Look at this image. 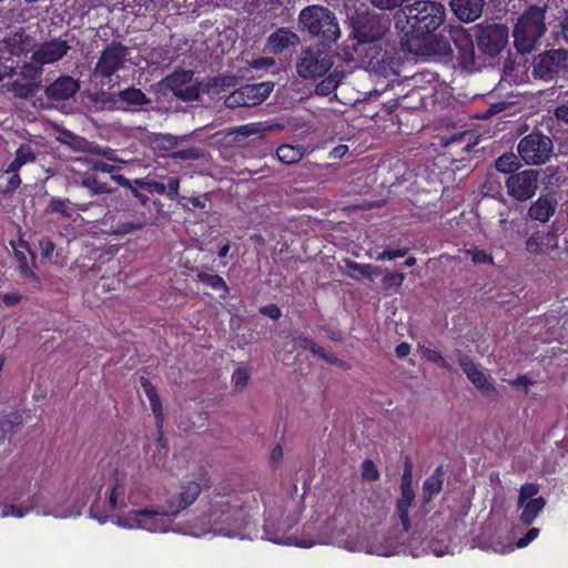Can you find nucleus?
Listing matches in <instances>:
<instances>
[{
  "label": "nucleus",
  "mask_w": 568,
  "mask_h": 568,
  "mask_svg": "<svg viewBox=\"0 0 568 568\" xmlns=\"http://www.w3.org/2000/svg\"><path fill=\"white\" fill-rule=\"evenodd\" d=\"M202 491L201 484L194 480L181 483L179 491L163 505L154 508L132 510L118 518V524L125 528H141L151 532H163L169 529V518H175L181 511L192 506Z\"/></svg>",
  "instance_id": "1"
},
{
  "label": "nucleus",
  "mask_w": 568,
  "mask_h": 568,
  "mask_svg": "<svg viewBox=\"0 0 568 568\" xmlns=\"http://www.w3.org/2000/svg\"><path fill=\"white\" fill-rule=\"evenodd\" d=\"M445 18V7L430 0L415 1L402 7L395 14L396 27L415 39H425L444 23Z\"/></svg>",
  "instance_id": "2"
},
{
  "label": "nucleus",
  "mask_w": 568,
  "mask_h": 568,
  "mask_svg": "<svg viewBox=\"0 0 568 568\" xmlns=\"http://www.w3.org/2000/svg\"><path fill=\"white\" fill-rule=\"evenodd\" d=\"M244 501L236 494L213 491L207 523L212 532L224 537H241L245 523Z\"/></svg>",
  "instance_id": "3"
},
{
  "label": "nucleus",
  "mask_w": 568,
  "mask_h": 568,
  "mask_svg": "<svg viewBox=\"0 0 568 568\" xmlns=\"http://www.w3.org/2000/svg\"><path fill=\"white\" fill-rule=\"evenodd\" d=\"M297 28L300 32L316 39L322 47H331L342 37L335 12L321 4H311L301 10Z\"/></svg>",
  "instance_id": "4"
},
{
  "label": "nucleus",
  "mask_w": 568,
  "mask_h": 568,
  "mask_svg": "<svg viewBox=\"0 0 568 568\" xmlns=\"http://www.w3.org/2000/svg\"><path fill=\"white\" fill-rule=\"evenodd\" d=\"M351 28L349 38L354 44L385 42L390 34L392 20L388 14L369 10L355 11L347 18Z\"/></svg>",
  "instance_id": "5"
},
{
  "label": "nucleus",
  "mask_w": 568,
  "mask_h": 568,
  "mask_svg": "<svg viewBox=\"0 0 568 568\" xmlns=\"http://www.w3.org/2000/svg\"><path fill=\"white\" fill-rule=\"evenodd\" d=\"M546 4L542 7L530 6L518 18L513 31L514 43L518 52H531L541 37L546 33Z\"/></svg>",
  "instance_id": "6"
},
{
  "label": "nucleus",
  "mask_w": 568,
  "mask_h": 568,
  "mask_svg": "<svg viewBox=\"0 0 568 568\" xmlns=\"http://www.w3.org/2000/svg\"><path fill=\"white\" fill-rule=\"evenodd\" d=\"M361 65L369 72L383 75H397L399 62L388 45V39L381 43L353 44Z\"/></svg>",
  "instance_id": "7"
},
{
  "label": "nucleus",
  "mask_w": 568,
  "mask_h": 568,
  "mask_svg": "<svg viewBox=\"0 0 568 568\" xmlns=\"http://www.w3.org/2000/svg\"><path fill=\"white\" fill-rule=\"evenodd\" d=\"M160 91H170L184 102L197 101L201 97V82L192 70L179 69L168 74L159 83Z\"/></svg>",
  "instance_id": "8"
},
{
  "label": "nucleus",
  "mask_w": 568,
  "mask_h": 568,
  "mask_svg": "<svg viewBox=\"0 0 568 568\" xmlns=\"http://www.w3.org/2000/svg\"><path fill=\"white\" fill-rule=\"evenodd\" d=\"M532 75L542 81H552L568 73V50L550 49L534 57Z\"/></svg>",
  "instance_id": "9"
},
{
  "label": "nucleus",
  "mask_w": 568,
  "mask_h": 568,
  "mask_svg": "<svg viewBox=\"0 0 568 568\" xmlns=\"http://www.w3.org/2000/svg\"><path fill=\"white\" fill-rule=\"evenodd\" d=\"M517 152L527 165H541L552 156L554 142L541 132H531L519 141Z\"/></svg>",
  "instance_id": "10"
},
{
  "label": "nucleus",
  "mask_w": 568,
  "mask_h": 568,
  "mask_svg": "<svg viewBox=\"0 0 568 568\" xmlns=\"http://www.w3.org/2000/svg\"><path fill=\"white\" fill-rule=\"evenodd\" d=\"M474 31L478 50L490 58L498 55L508 43L509 30L503 23H479Z\"/></svg>",
  "instance_id": "11"
},
{
  "label": "nucleus",
  "mask_w": 568,
  "mask_h": 568,
  "mask_svg": "<svg viewBox=\"0 0 568 568\" xmlns=\"http://www.w3.org/2000/svg\"><path fill=\"white\" fill-rule=\"evenodd\" d=\"M333 57L320 45L302 49L296 59V72L303 79L323 77L333 67Z\"/></svg>",
  "instance_id": "12"
},
{
  "label": "nucleus",
  "mask_w": 568,
  "mask_h": 568,
  "mask_svg": "<svg viewBox=\"0 0 568 568\" xmlns=\"http://www.w3.org/2000/svg\"><path fill=\"white\" fill-rule=\"evenodd\" d=\"M458 364L471 384L486 396L494 400L500 398L498 389L490 383L474 359L460 349H455Z\"/></svg>",
  "instance_id": "13"
},
{
  "label": "nucleus",
  "mask_w": 568,
  "mask_h": 568,
  "mask_svg": "<svg viewBox=\"0 0 568 568\" xmlns=\"http://www.w3.org/2000/svg\"><path fill=\"white\" fill-rule=\"evenodd\" d=\"M443 31L448 33V39L457 50L459 65L463 69H473L476 55L471 34L462 26H448Z\"/></svg>",
  "instance_id": "14"
},
{
  "label": "nucleus",
  "mask_w": 568,
  "mask_h": 568,
  "mask_svg": "<svg viewBox=\"0 0 568 568\" xmlns=\"http://www.w3.org/2000/svg\"><path fill=\"white\" fill-rule=\"evenodd\" d=\"M539 172L537 170H525L511 174L506 181L508 194L518 201L531 199L538 187Z\"/></svg>",
  "instance_id": "15"
},
{
  "label": "nucleus",
  "mask_w": 568,
  "mask_h": 568,
  "mask_svg": "<svg viewBox=\"0 0 568 568\" xmlns=\"http://www.w3.org/2000/svg\"><path fill=\"white\" fill-rule=\"evenodd\" d=\"M126 54L128 49L119 42L106 45L94 67V74L101 78H111L122 68Z\"/></svg>",
  "instance_id": "16"
},
{
  "label": "nucleus",
  "mask_w": 568,
  "mask_h": 568,
  "mask_svg": "<svg viewBox=\"0 0 568 568\" xmlns=\"http://www.w3.org/2000/svg\"><path fill=\"white\" fill-rule=\"evenodd\" d=\"M36 39L23 29L7 34L0 41V52H8L10 55L20 57L34 50Z\"/></svg>",
  "instance_id": "17"
},
{
  "label": "nucleus",
  "mask_w": 568,
  "mask_h": 568,
  "mask_svg": "<svg viewBox=\"0 0 568 568\" xmlns=\"http://www.w3.org/2000/svg\"><path fill=\"white\" fill-rule=\"evenodd\" d=\"M80 90V81L70 75H60L45 87L44 95L52 102L72 99Z\"/></svg>",
  "instance_id": "18"
},
{
  "label": "nucleus",
  "mask_w": 568,
  "mask_h": 568,
  "mask_svg": "<svg viewBox=\"0 0 568 568\" xmlns=\"http://www.w3.org/2000/svg\"><path fill=\"white\" fill-rule=\"evenodd\" d=\"M71 49L68 39L54 38L34 48V59L40 63L50 64L60 61Z\"/></svg>",
  "instance_id": "19"
},
{
  "label": "nucleus",
  "mask_w": 568,
  "mask_h": 568,
  "mask_svg": "<svg viewBox=\"0 0 568 568\" xmlns=\"http://www.w3.org/2000/svg\"><path fill=\"white\" fill-rule=\"evenodd\" d=\"M301 44L300 36L288 28H280L267 38V48L274 54Z\"/></svg>",
  "instance_id": "20"
},
{
  "label": "nucleus",
  "mask_w": 568,
  "mask_h": 568,
  "mask_svg": "<svg viewBox=\"0 0 568 568\" xmlns=\"http://www.w3.org/2000/svg\"><path fill=\"white\" fill-rule=\"evenodd\" d=\"M485 0H452L450 8L454 14L463 22H474L480 18Z\"/></svg>",
  "instance_id": "21"
},
{
  "label": "nucleus",
  "mask_w": 568,
  "mask_h": 568,
  "mask_svg": "<svg viewBox=\"0 0 568 568\" xmlns=\"http://www.w3.org/2000/svg\"><path fill=\"white\" fill-rule=\"evenodd\" d=\"M274 90V82L266 81L255 84H247L240 88L245 106L252 108L265 101Z\"/></svg>",
  "instance_id": "22"
},
{
  "label": "nucleus",
  "mask_w": 568,
  "mask_h": 568,
  "mask_svg": "<svg viewBox=\"0 0 568 568\" xmlns=\"http://www.w3.org/2000/svg\"><path fill=\"white\" fill-rule=\"evenodd\" d=\"M400 488V497L396 501V514L400 520L404 531H409L412 523L409 519V508L415 501V491L413 486H404Z\"/></svg>",
  "instance_id": "23"
},
{
  "label": "nucleus",
  "mask_w": 568,
  "mask_h": 568,
  "mask_svg": "<svg viewBox=\"0 0 568 568\" xmlns=\"http://www.w3.org/2000/svg\"><path fill=\"white\" fill-rule=\"evenodd\" d=\"M444 484V469L443 466L439 465L435 468L433 474L427 477L423 483V495H422V506L425 507L429 504L433 498L438 495L443 489Z\"/></svg>",
  "instance_id": "24"
},
{
  "label": "nucleus",
  "mask_w": 568,
  "mask_h": 568,
  "mask_svg": "<svg viewBox=\"0 0 568 568\" xmlns=\"http://www.w3.org/2000/svg\"><path fill=\"white\" fill-rule=\"evenodd\" d=\"M125 487L126 475L120 471L119 469H115L113 476V484L110 488V494L108 497V505L111 508V510L125 507Z\"/></svg>",
  "instance_id": "25"
},
{
  "label": "nucleus",
  "mask_w": 568,
  "mask_h": 568,
  "mask_svg": "<svg viewBox=\"0 0 568 568\" xmlns=\"http://www.w3.org/2000/svg\"><path fill=\"white\" fill-rule=\"evenodd\" d=\"M125 487L126 475L120 471L119 469H115L113 476V484L110 488V494L108 497V505L111 508V510L125 507Z\"/></svg>",
  "instance_id": "26"
},
{
  "label": "nucleus",
  "mask_w": 568,
  "mask_h": 568,
  "mask_svg": "<svg viewBox=\"0 0 568 568\" xmlns=\"http://www.w3.org/2000/svg\"><path fill=\"white\" fill-rule=\"evenodd\" d=\"M557 209V201L550 196H540L535 201L529 210L528 215L539 222H547Z\"/></svg>",
  "instance_id": "27"
},
{
  "label": "nucleus",
  "mask_w": 568,
  "mask_h": 568,
  "mask_svg": "<svg viewBox=\"0 0 568 568\" xmlns=\"http://www.w3.org/2000/svg\"><path fill=\"white\" fill-rule=\"evenodd\" d=\"M547 501L542 496H538L532 500H525L523 504L517 503L518 509H521L520 523L525 526L531 525L544 510Z\"/></svg>",
  "instance_id": "28"
},
{
  "label": "nucleus",
  "mask_w": 568,
  "mask_h": 568,
  "mask_svg": "<svg viewBox=\"0 0 568 568\" xmlns=\"http://www.w3.org/2000/svg\"><path fill=\"white\" fill-rule=\"evenodd\" d=\"M449 41L450 40L448 38L445 39L443 34L434 36L424 42L423 47L419 49V53L422 55H449L453 52Z\"/></svg>",
  "instance_id": "29"
},
{
  "label": "nucleus",
  "mask_w": 568,
  "mask_h": 568,
  "mask_svg": "<svg viewBox=\"0 0 568 568\" xmlns=\"http://www.w3.org/2000/svg\"><path fill=\"white\" fill-rule=\"evenodd\" d=\"M346 77L347 74L344 70L336 68L332 73L316 84L315 93L321 97L329 95L338 88L339 84L343 83V80Z\"/></svg>",
  "instance_id": "30"
},
{
  "label": "nucleus",
  "mask_w": 568,
  "mask_h": 568,
  "mask_svg": "<svg viewBox=\"0 0 568 568\" xmlns=\"http://www.w3.org/2000/svg\"><path fill=\"white\" fill-rule=\"evenodd\" d=\"M305 154L302 145L283 144L276 150V156L280 162L292 165L300 162Z\"/></svg>",
  "instance_id": "31"
},
{
  "label": "nucleus",
  "mask_w": 568,
  "mask_h": 568,
  "mask_svg": "<svg viewBox=\"0 0 568 568\" xmlns=\"http://www.w3.org/2000/svg\"><path fill=\"white\" fill-rule=\"evenodd\" d=\"M118 100L133 106L150 104L151 99L148 98L140 89L129 88L118 93Z\"/></svg>",
  "instance_id": "32"
},
{
  "label": "nucleus",
  "mask_w": 568,
  "mask_h": 568,
  "mask_svg": "<svg viewBox=\"0 0 568 568\" xmlns=\"http://www.w3.org/2000/svg\"><path fill=\"white\" fill-rule=\"evenodd\" d=\"M43 73V63H40L34 59V53L30 58V61L24 62L20 67L19 74L22 79L28 81H38L40 80Z\"/></svg>",
  "instance_id": "33"
},
{
  "label": "nucleus",
  "mask_w": 568,
  "mask_h": 568,
  "mask_svg": "<svg viewBox=\"0 0 568 568\" xmlns=\"http://www.w3.org/2000/svg\"><path fill=\"white\" fill-rule=\"evenodd\" d=\"M33 507L34 504L30 498H28L27 505L3 504L0 505V517L6 518L12 516L16 518H22L28 515Z\"/></svg>",
  "instance_id": "34"
},
{
  "label": "nucleus",
  "mask_w": 568,
  "mask_h": 568,
  "mask_svg": "<svg viewBox=\"0 0 568 568\" xmlns=\"http://www.w3.org/2000/svg\"><path fill=\"white\" fill-rule=\"evenodd\" d=\"M347 272L354 280L369 278L374 280V275H379L381 271L372 265H362L355 262L347 263Z\"/></svg>",
  "instance_id": "35"
},
{
  "label": "nucleus",
  "mask_w": 568,
  "mask_h": 568,
  "mask_svg": "<svg viewBox=\"0 0 568 568\" xmlns=\"http://www.w3.org/2000/svg\"><path fill=\"white\" fill-rule=\"evenodd\" d=\"M418 351L422 357L427 362L437 364L440 368H444L448 372L453 371V365L448 363L438 351L432 349L425 345H419Z\"/></svg>",
  "instance_id": "36"
},
{
  "label": "nucleus",
  "mask_w": 568,
  "mask_h": 568,
  "mask_svg": "<svg viewBox=\"0 0 568 568\" xmlns=\"http://www.w3.org/2000/svg\"><path fill=\"white\" fill-rule=\"evenodd\" d=\"M81 185L88 189L92 195H101L113 192V190L108 187L105 183L100 182L95 175L90 173H85L83 175Z\"/></svg>",
  "instance_id": "37"
},
{
  "label": "nucleus",
  "mask_w": 568,
  "mask_h": 568,
  "mask_svg": "<svg viewBox=\"0 0 568 568\" xmlns=\"http://www.w3.org/2000/svg\"><path fill=\"white\" fill-rule=\"evenodd\" d=\"M40 87V82L22 83L20 81H13L8 91L12 92L16 98L28 99L30 98Z\"/></svg>",
  "instance_id": "38"
},
{
  "label": "nucleus",
  "mask_w": 568,
  "mask_h": 568,
  "mask_svg": "<svg viewBox=\"0 0 568 568\" xmlns=\"http://www.w3.org/2000/svg\"><path fill=\"white\" fill-rule=\"evenodd\" d=\"M112 286H85L83 291V301L90 307L99 306L102 300L99 297L100 294H105L111 291Z\"/></svg>",
  "instance_id": "39"
},
{
  "label": "nucleus",
  "mask_w": 568,
  "mask_h": 568,
  "mask_svg": "<svg viewBox=\"0 0 568 568\" xmlns=\"http://www.w3.org/2000/svg\"><path fill=\"white\" fill-rule=\"evenodd\" d=\"M495 166L499 172L510 173L518 170L520 163L515 153L507 152L496 160Z\"/></svg>",
  "instance_id": "40"
},
{
  "label": "nucleus",
  "mask_w": 568,
  "mask_h": 568,
  "mask_svg": "<svg viewBox=\"0 0 568 568\" xmlns=\"http://www.w3.org/2000/svg\"><path fill=\"white\" fill-rule=\"evenodd\" d=\"M239 80L240 78L233 74L214 77L211 80L210 89L215 93H220L225 88L236 87Z\"/></svg>",
  "instance_id": "41"
},
{
  "label": "nucleus",
  "mask_w": 568,
  "mask_h": 568,
  "mask_svg": "<svg viewBox=\"0 0 568 568\" xmlns=\"http://www.w3.org/2000/svg\"><path fill=\"white\" fill-rule=\"evenodd\" d=\"M251 378V369L246 366L237 367L232 374V383L236 390L242 392Z\"/></svg>",
  "instance_id": "42"
},
{
  "label": "nucleus",
  "mask_w": 568,
  "mask_h": 568,
  "mask_svg": "<svg viewBox=\"0 0 568 568\" xmlns=\"http://www.w3.org/2000/svg\"><path fill=\"white\" fill-rule=\"evenodd\" d=\"M465 255L470 258L474 264H493V255L485 250L477 247L468 248L465 251Z\"/></svg>",
  "instance_id": "43"
},
{
  "label": "nucleus",
  "mask_w": 568,
  "mask_h": 568,
  "mask_svg": "<svg viewBox=\"0 0 568 568\" xmlns=\"http://www.w3.org/2000/svg\"><path fill=\"white\" fill-rule=\"evenodd\" d=\"M90 100L100 104V109L103 110L105 108H112L118 102V94L108 93L105 91H101L98 93L90 94Z\"/></svg>",
  "instance_id": "44"
},
{
  "label": "nucleus",
  "mask_w": 568,
  "mask_h": 568,
  "mask_svg": "<svg viewBox=\"0 0 568 568\" xmlns=\"http://www.w3.org/2000/svg\"><path fill=\"white\" fill-rule=\"evenodd\" d=\"M539 493V485L536 483H525L520 486L518 495V504H523L525 500H532L537 498Z\"/></svg>",
  "instance_id": "45"
},
{
  "label": "nucleus",
  "mask_w": 568,
  "mask_h": 568,
  "mask_svg": "<svg viewBox=\"0 0 568 568\" xmlns=\"http://www.w3.org/2000/svg\"><path fill=\"white\" fill-rule=\"evenodd\" d=\"M295 343L297 346L310 349L314 355L320 356L321 358L323 356H326V351L315 343L313 339L306 337V336H298L295 338Z\"/></svg>",
  "instance_id": "46"
},
{
  "label": "nucleus",
  "mask_w": 568,
  "mask_h": 568,
  "mask_svg": "<svg viewBox=\"0 0 568 568\" xmlns=\"http://www.w3.org/2000/svg\"><path fill=\"white\" fill-rule=\"evenodd\" d=\"M526 250L531 254L544 253V236L539 232L532 233L526 240Z\"/></svg>",
  "instance_id": "47"
},
{
  "label": "nucleus",
  "mask_w": 568,
  "mask_h": 568,
  "mask_svg": "<svg viewBox=\"0 0 568 568\" xmlns=\"http://www.w3.org/2000/svg\"><path fill=\"white\" fill-rule=\"evenodd\" d=\"M148 224L145 219L139 220L136 222H126L119 224L118 227L113 231L115 235H125L133 231L142 230Z\"/></svg>",
  "instance_id": "48"
},
{
  "label": "nucleus",
  "mask_w": 568,
  "mask_h": 568,
  "mask_svg": "<svg viewBox=\"0 0 568 568\" xmlns=\"http://www.w3.org/2000/svg\"><path fill=\"white\" fill-rule=\"evenodd\" d=\"M362 476L364 479L369 481H376L379 479V471L372 459H365L362 464Z\"/></svg>",
  "instance_id": "49"
},
{
  "label": "nucleus",
  "mask_w": 568,
  "mask_h": 568,
  "mask_svg": "<svg viewBox=\"0 0 568 568\" xmlns=\"http://www.w3.org/2000/svg\"><path fill=\"white\" fill-rule=\"evenodd\" d=\"M149 402H150V406H151L152 413L154 415V418L156 420V427L159 429H161L163 426V422H164V413H163V408H162L161 398H160V396H158L156 398H151Z\"/></svg>",
  "instance_id": "50"
},
{
  "label": "nucleus",
  "mask_w": 568,
  "mask_h": 568,
  "mask_svg": "<svg viewBox=\"0 0 568 568\" xmlns=\"http://www.w3.org/2000/svg\"><path fill=\"white\" fill-rule=\"evenodd\" d=\"M413 486V460L409 456L404 459V470L400 480V487Z\"/></svg>",
  "instance_id": "51"
},
{
  "label": "nucleus",
  "mask_w": 568,
  "mask_h": 568,
  "mask_svg": "<svg viewBox=\"0 0 568 568\" xmlns=\"http://www.w3.org/2000/svg\"><path fill=\"white\" fill-rule=\"evenodd\" d=\"M16 158L22 163L33 162L36 160V154L30 145L22 144L16 152Z\"/></svg>",
  "instance_id": "52"
},
{
  "label": "nucleus",
  "mask_w": 568,
  "mask_h": 568,
  "mask_svg": "<svg viewBox=\"0 0 568 568\" xmlns=\"http://www.w3.org/2000/svg\"><path fill=\"white\" fill-rule=\"evenodd\" d=\"M372 6L379 10H393L399 8L407 0H369Z\"/></svg>",
  "instance_id": "53"
},
{
  "label": "nucleus",
  "mask_w": 568,
  "mask_h": 568,
  "mask_svg": "<svg viewBox=\"0 0 568 568\" xmlns=\"http://www.w3.org/2000/svg\"><path fill=\"white\" fill-rule=\"evenodd\" d=\"M408 252L407 247L397 248V250H384L383 252L378 253L376 256V260L384 261V260H394L397 257H404Z\"/></svg>",
  "instance_id": "54"
},
{
  "label": "nucleus",
  "mask_w": 568,
  "mask_h": 568,
  "mask_svg": "<svg viewBox=\"0 0 568 568\" xmlns=\"http://www.w3.org/2000/svg\"><path fill=\"white\" fill-rule=\"evenodd\" d=\"M224 104L230 109H235L239 106H245V102L243 100V95H241L240 89L233 91L225 98Z\"/></svg>",
  "instance_id": "55"
},
{
  "label": "nucleus",
  "mask_w": 568,
  "mask_h": 568,
  "mask_svg": "<svg viewBox=\"0 0 568 568\" xmlns=\"http://www.w3.org/2000/svg\"><path fill=\"white\" fill-rule=\"evenodd\" d=\"M174 159L180 160H195L201 158V151L197 148H190L181 151H176L172 154Z\"/></svg>",
  "instance_id": "56"
},
{
  "label": "nucleus",
  "mask_w": 568,
  "mask_h": 568,
  "mask_svg": "<svg viewBox=\"0 0 568 568\" xmlns=\"http://www.w3.org/2000/svg\"><path fill=\"white\" fill-rule=\"evenodd\" d=\"M69 200L52 199L50 201V207L53 212L60 213L63 216H70L71 213L68 210Z\"/></svg>",
  "instance_id": "57"
},
{
  "label": "nucleus",
  "mask_w": 568,
  "mask_h": 568,
  "mask_svg": "<svg viewBox=\"0 0 568 568\" xmlns=\"http://www.w3.org/2000/svg\"><path fill=\"white\" fill-rule=\"evenodd\" d=\"M539 535V529L538 528H530L525 536H523L521 538H519L516 542L517 547L518 548H524L526 546H528L534 539H536Z\"/></svg>",
  "instance_id": "58"
},
{
  "label": "nucleus",
  "mask_w": 568,
  "mask_h": 568,
  "mask_svg": "<svg viewBox=\"0 0 568 568\" xmlns=\"http://www.w3.org/2000/svg\"><path fill=\"white\" fill-rule=\"evenodd\" d=\"M16 258H17V262H18L19 271L23 275H26L27 278L33 277V273L31 272V270L28 266L26 255L22 252H17L16 253Z\"/></svg>",
  "instance_id": "59"
},
{
  "label": "nucleus",
  "mask_w": 568,
  "mask_h": 568,
  "mask_svg": "<svg viewBox=\"0 0 568 568\" xmlns=\"http://www.w3.org/2000/svg\"><path fill=\"white\" fill-rule=\"evenodd\" d=\"M140 385L143 388L149 400L151 398H156L159 396L154 385L146 377H140Z\"/></svg>",
  "instance_id": "60"
},
{
  "label": "nucleus",
  "mask_w": 568,
  "mask_h": 568,
  "mask_svg": "<svg viewBox=\"0 0 568 568\" xmlns=\"http://www.w3.org/2000/svg\"><path fill=\"white\" fill-rule=\"evenodd\" d=\"M260 313L272 318L278 320L282 315L280 307L276 304H268L260 308Z\"/></svg>",
  "instance_id": "61"
},
{
  "label": "nucleus",
  "mask_w": 568,
  "mask_h": 568,
  "mask_svg": "<svg viewBox=\"0 0 568 568\" xmlns=\"http://www.w3.org/2000/svg\"><path fill=\"white\" fill-rule=\"evenodd\" d=\"M89 163L91 164V168L93 170L101 171V172H104V173L113 174L114 172H116L119 170L118 166L109 164V163H105V162H102V161L91 160V161H89Z\"/></svg>",
  "instance_id": "62"
},
{
  "label": "nucleus",
  "mask_w": 568,
  "mask_h": 568,
  "mask_svg": "<svg viewBox=\"0 0 568 568\" xmlns=\"http://www.w3.org/2000/svg\"><path fill=\"white\" fill-rule=\"evenodd\" d=\"M554 115L558 121L568 124V100L564 101L555 108Z\"/></svg>",
  "instance_id": "63"
},
{
  "label": "nucleus",
  "mask_w": 568,
  "mask_h": 568,
  "mask_svg": "<svg viewBox=\"0 0 568 568\" xmlns=\"http://www.w3.org/2000/svg\"><path fill=\"white\" fill-rule=\"evenodd\" d=\"M70 138H71V142H69V145L73 150L80 151V152H87L89 141H87L83 138L75 136L73 134H71Z\"/></svg>",
  "instance_id": "64"
}]
</instances>
